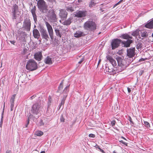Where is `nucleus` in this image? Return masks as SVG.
<instances>
[{
    "instance_id": "obj_23",
    "label": "nucleus",
    "mask_w": 153,
    "mask_h": 153,
    "mask_svg": "<svg viewBox=\"0 0 153 153\" xmlns=\"http://www.w3.org/2000/svg\"><path fill=\"white\" fill-rule=\"evenodd\" d=\"M74 35L75 37L77 38L85 36V34L84 33L79 31H76V33L74 34Z\"/></svg>"
},
{
    "instance_id": "obj_12",
    "label": "nucleus",
    "mask_w": 153,
    "mask_h": 153,
    "mask_svg": "<svg viewBox=\"0 0 153 153\" xmlns=\"http://www.w3.org/2000/svg\"><path fill=\"white\" fill-rule=\"evenodd\" d=\"M87 11L86 10H80L76 12L75 16L78 17H84L86 16Z\"/></svg>"
},
{
    "instance_id": "obj_39",
    "label": "nucleus",
    "mask_w": 153,
    "mask_h": 153,
    "mask_svg": "<svg viewBox=\"0 0 153 153\" xmlns=\"http://www.w3.org/2000/svg\"><path fill=\"white\" fill-rule=\"evenodd\" d=\"M5 104V102H4V106H3V111L2 112V113L1 114V117H2L3 118H4V110Z\"/></svg>"
},
{
    "instance_id": "obj_62",
    "label": "nucleus",
    "mask_w": 153,
    "mask_h": 153,
    "mask_svg": "<svg viewBox=\"0 0 153 153\" xmlns=\"http://www.w3.org/2000/svg\"><path fill=\"white\" fill-rule=\"evenodd\" d=\"M77 1L79 3H80L82 1V0H77Z\"/></svg>"
},
{
    "instance_id": "obj_52",
    "label": "nucleus",
    "mask_w": 153,
    "mask_h": 153,
    "mask_svg": "<svg viewBox=\"0 0 153 153\" xmlns=\"http://www.w3.org/2000/svg\"><path fill=\"white\" fill-rule=\"evenodd\" d=\"M120 142L122 143H123V144L125 145H126L127 144V143H126V142H124L123 140L120 141Z\"/></svg>"
},
{
    "instance_id": "obj_46",
    "label": "nucleus",
    "mask_w": 153,
    "mask_h": 153,
    "mask_svg": "<svg viewBox=\"0 0 153 153\" xmlns=\"http://www.w3.org/2000/svg\"><path fill=\"white\" fill-rule=\"evenodd\" d=\"M95 135L92 134H90L89 135V137H91L94 138L95 137Z\"/></svg>"
},
{
    "instance_id": "obj_27",
    "label": "nucleus",
    "mask_w": 153,
    "mask_h": 153,
    "mask_svg": "<svg viewBox=\"0 0 153 153\" xmlns=\"http://www.w3.org/2000/svg\"><path fill=\"white\" fill-rule=\"evenodd\" d=\"M35 134L37 136H40L43 135V132L42 131H35Z\"/></svg>"
},
{
    "instance_id": "obj_25",
    "label": "nucleus",
    "mask_w": 153,
    "mask_h": 153,
    "mask_svg": "<svg viewBox=\"0 0 153 153\" xmlns=\"http://www.w3.org/2000/svg\"><path fill=\"white\" fill-rule=\"evenodd\" d=\"M18 6L16 4H15L13 6V8L12 9V13H16L18 10Z\"/></svg>"
},
{
    "instance_id": "obj_32",
    "label": "nucleus",
    "mask_w": 153,
    "mask_h": 153,
    "mask_svg": "<svg viewBox=\"0 0 153 153\" xmlns=\"http://www.w3.org/2000/svg\"><path fill=\"white\" fill-rule=\"evenodd\" d=\"M12 19L13 20H14L17 19V15L16 14V13H12Z\"/></svg>"
},
{
    "instance_id": "obj_34",
    "label": "nucleus",
    "mask_w": 153,
    "mask_h": 153,
    "mask_svg": "<svg viewBox=\"0 0 153 153\" xmlns=\"http://www.w3.org/2000/svg\"><path fill=\"white\" fill-rule=\"evenodd\" d=\"M139 31L138 30H136V31H135L134 32H133L131 34L132 35L134 36H137L138 34H139Z\"/></svg>"
},
{
    "instance_id": "obj_48",
    "label": "nucleus",
    "mask_w": 153,
    "mask_h": 153,
    "mask_svg": "<svg viewBox=\"0 0 153 153\" xmlns=\"http://www.w3.org/2000/svg\"><path fill=\"white\" fill-rule=\"evenodd\" d=\"M116 123V122L115 120H113L111 122V124L112 126L115 125Z\"/></svg>"
},
{
    "instance_id": "obj_30",
    "label": "nucleus",
    "mask_w": 153,
    "mask_h": 153,
    "mask_svg": "<svg viewBox=\"0 0 153 153\" xmlns=\"http://www.w3.org/2000/svg\"><path fill=\"white\" fill-rule=\"evenodd\" d=\"M141 36L142 37H146L148 36V34L145 31L141 32Z\"/></svg>"
},
{
    "instance_id": "obj_38",
    "label": "nucleus",
    "mask_w": 153,
    "mask_h": 153,
    "mask_svg": "<svg viewBox=\"0 0 153 153\" xmlns=\"http://www.w3.org/2000/svg\"><path fill=\"white\" fill-rule=\"evenodd\" d=\"M60 121L61 122H64L65 121V119L63 117V115L62 114L60 118Z\"/></svg>"
},
{
    "instance_id": "obj_42",
    "label": "nucleus",
    "mask_w": 153,
    "mask_h": 153,
    "mask_svg": "<svg viewBox=\"0 0 153 153\" xmlns=\"http://www.w3.org/2000/svg\"><path fill=\"white\" fill-rule=\"evenodd\" d=\"M14 107V104L10 103V110L12 111Z\"/></svg>"
},
{
    "instance_id": "obj_1",
    "label": "nucleus",
    "mask_w": 153,
    "mask_h": 153,
    "mask_svg": "<svg viewBox=\"0 0 153 153\" xmlns=\"http://www.w3.org/2000/svg\"><path fill=\"white\" fill-rule=\"evenodd\" d=\"M108 60L112 64L113 67H114L115 71L116 74L121 72L124 70L129 65V63H127L126 61L123 59L120 58H117L118 65L117 67H115L117 65L116 61L109 55H108L106 56Z\"/></svg>"
},
{
    "instance_id": "obj_40",
    "label": "nucleus",
    "mask_w": 153,
    "mask_h": 153,
    "mask_svg": "<svg viewBox=\"0 0 153 153\" xmlns=\"http://www.w3.org/2000/svg\"><path fill=\"white\" fill-rule=\"evenodd\" d=\"M3 121V117H1V122H0V127H1V128L2 126Z\"/></svg>"
},
{
    "instance_id": "obj_2",
    "label": "nucleus",
    "mask_w": 153,
    "mask_h": 153,
    "mask_svg": "<svg viewBox=\"0 0 153 153\" xmlns=\"http://www.w3.org/2000/svg\"><path fill=\"white\" fill-rule=\"evenodd\" d=\"M83 27L85 30L89 31H94L97 29V25L93 20L88 19L84 23Z\"/></svg>"
},
{
    "instance_id": "obj_60",
    "label": "nucleus",
    "mask_w": 153,
    "mask_h": 153,
    "mask_svg": "<svg viewBox=\"0 0 153 153\" xmlns=\"http://www.w3.org/2000/svg\"><path fill=\"white\" fill-rule=\"evenodd\" d=\"M20 22L19 21L18 22L17 21H16V25L18 24V23H19Z\"/></svg>"
},
{
    "instance_id": "obj_13",
    "label": "nucleus",
    "mask_w": 153,
    "mask_h": 153,
    "mask_svg": "<svg viewBox=\"0 0 153 153\" xmlns=\"http://www.w3.org/2000/svg\"><path fill=\"white\" fill-rule=\"evenodd\" d=\"M68 13L65 10H61L60 11L59 16L62 20L66 19Z\"/></svg>"
},
{
    "instance_id": "obj_26",
    "label": "nucleus",
    "mask_w": 153,
    "mask_h": 153,
    "mask_svg": "<svg viewBox=\"0 0 153 153\" xmlns=\"http://www.w3.org/2000/svg\"><path fill=\"white\" fill-rule=\"evenodd\" d=\"M64 80H63L60 83L59 86L58 87V90H57L58 92H59L60 90H62L63 88Z\"/></svg>"
},
{
    "instance_id": "obj_45",
    "label": "nucleus",
    "mask_w": 153,
    "mask_h": 153,
    "mask_svg": "<svg viewBox=\"0 0 153 153\" xmlns=\"http://www.w3.org/2000/svg\"><path fill=\"white\" fill-rule=\"evenodd\" d=\"M64 103V101L63 100H62L61 101V102L59 104V108H61L62 105H63Z\"/></svg>"
},
{
    "instance_id": "obj_35",
    "label": "nucleus",
    "mask_w": 153,
    "mask_h": 153,
    "mask_svg": "<svg viewBox=\"0 0 153 153\" xmlns=\"http://www.w3.org/2000/svg\"><path fill=\"white\" fill-rule=\"evenodd\" d=\"M144 123L145 124V126L147 128H150V125L149 123L147 121H144Z\"/></svg>"
},
{
    "instance_id": "obj_64",
    "label": "nucleus",
    "mask_w": 153,
    "mask_h": 153,
    "mask_svg": "<svg viewBox=\"0 0 153 153\" xmlns=\"http://www.w3.org/2000/svg\"><path fill=\"white\" fill-rule=\"evenodd\" d=\"M45 153V151H42L40 153Z\"/></svg>"
},
{
    "instance_id": "obj_31",
    "label": "nucleus",
    "mask_w": 153,
    "mask_h": 153,
    "mask_svg": "<svg viewBox=\"0 0 153 153\" xmlns=\"http://www.w3.org/2000/svg\"><path fill=\"white\" fill-rule=\"evenodd\" d=\"M69 85L68 86H66L65 88L64 89L63 91V93H67L69 91Z\"/></svg>"
},
{
    "instance_id": "obj_15",
    "label": "nucleus",
    "mask_w": 153,
    "mask_h": 153,
    "mask_svg": "<svg viewBox=\"0 0 153 153\" xmlns=\"http://www.w3.org/2000/svg\"><path fill=\"white\" fill-rule=\"evenodd\" d=\"M133 41L131 39L127 40L126 41H122L121 42L124 46L126 47H130V44Z\"/></svg>"
},
{
    "instance_id": "obj_3",
    "label": "nucleus",
    "mask_w": 153,
    "mask_h": 153,
    "mask_svg": "<svg viewBox=\"0 0 153 153\" xmlns=\"http://www.w3.org/2000/svg\"><path fill=\"white\" fill-rule=\"evenodd\" d=\"M37 4L38 8L42 13H47L49 12L48 5L44 0H39Z\"/></svg>"
},
{
    "instance_id": "obj_59",
    "label": "nucleus",
    "mask_w": 153,
    "mask_h": 153,
    "mask_svg": "<svg viewBox=\"0 0 153 153\" xmlns=\"http://www.w3.org/2000/svg\"><path fill=\"white\" fill-rule=\"evenodd\" d=\"M121 3V2L120 1L119 2H118L117 3V5L119 4H120Z\"/></svg>"
},
{
    "instance_id": "obj_29",
    "label": "nucleus",
    "mask_w": 153,
    "mask_h": 153,
    "mask_svg": "<svg viewBox=\"0 0 153 153\" xmlns=\"http://www.w3.org/2000/svg\"><path fill=\"white\" fill-rule=\"evenodd\" d=\"M15 94H13L10 100V103L14 104V102L15 99Z\"/></svg>"
},
{
    "instance_id": "obj_7",
    "label": "nucleus",
    "mask_w": 153,
    "mask_h": 153,
    "mask_svg": "<svg viewBox=\"0 0 153 153\" xmlns=\"http://www.w3.org/2000/svg\"><path fill=\"white\" fill-rule=\"evenodd\" d=\"M45 23L46 26L49 36L51 40L53 39V32L52 27L50 24L47 22H45Z\"/></svg>"
},
{
    "instance_id": "obj_57",
    "label": "nucleus",
    "mask_w": 153,
    "mask_h": 153,
    "mask_svg": "<svg viewBox=\"0 0 153 153\" xmlns=\"http://www.w3.org/2000/svg\"><path fill=\"white\" fill-rule=\"evenodd\" d=\"M11 152L10 150H7L6 151V153H11Z\"/></svg>"
},
{
    "instance_id": "obj_58",
    "label": "nucleus",
    "mask_w": 153,
    "mask_h": 153,
    "mask_svg": "<svg viewBox=\"0 0 153 153\" xmlns=\"http://www.w3.org/2000/svg\"><path fill=\"white\" fill-rule=\"evenodd\" d=\"M10 42L11 44H13L14 45H15V41H10Z\"/></svg>"
},
{
    "instance_id": "obj_44",
    "label": "nucleus",
    "mask_w": 153,
    "mask_h": 153,
    "mask_svg": "<svg viewBox=\"0 0 153 153\" xmlns=\"http://www.w3.org/2000/svg\"><path fill=\"white\" fill-rule=\"evenodd\" d=\"M130 121V123L133 124H134V123L132 121V119L131 118V117H129V119H128Z\"/></svg>"
},
{
    "instance_id": "obj_43",
    "label": "nucleus",
    "mask_w": 153,
    "mask_h": 153,
    "mask_svg": "<svg viewBox=\"0 0 153 153\" xmlns=\"http://www.w3.org/2000/svg\"><path fill=\"white\" fill-rule=\"evenodd\" d=\"M36 96L35 95H34L31 97L30 98V100H32L33 99L36 98Z\"/></svg>"
},
{
    "instance_id": "obj_10",
    "label": "nucleus",
    "mask_w": 153,
    "mask_h": 153,
    "mask_svg": "<svg viewBox=\"0 0 153 153\" xmlns=\"http://www.w3.org/2000/svg\"><path fill=\"white\" fill-rule=\"evenodd\" d=\"M40 105L39 103H36L32 106L31 111L33 114H37L39 112Z\"/></svg>"
},
{
    "instance_id": "obj_11",
    "label": "nucleus",
    "mask_w": 153,
    "mask_h": 153,
    "mask_svg": "<svg viewBox=\"0 0 153 153\" xmlns=\"http://www.w3.org/2000/svg\"><path fill=\"white\" fill-rule=\"evenodd\" d=\"M50 19L51 22H56L57 21L56 16L53 9H52L51 10L50 16Z\"/></svg>"
},
{
    "instance_id": "obj_17",
    "label": "nucleus",
    "mask_w": 153,
    "mask_h": 153,
    "mask_svg": "<svg viewBox=\"0 0 153 153\" xmlns=\"http://www.w3.org/2000/svg\"><path fill=\"white\" fill-rule=\"evenodd\" d=\"M120 37L123 39H126L128 40V39H131L132 38V36H130L127 33L123 34L121 35Z\"/></svg>"
},
{
    "instance_id": "obj_63",
    "label": "nucleus",
    "mask_w": 153,
    "mask_h": 153,
    "mask_svg": "<svg viewBox=\"0 0 153 153\" xmlns=\"http://www.w3.org/2000/svg\"><path fill=\"white\" fill-rule=\"evenodd\" d=\"M101 60L100 59L98 61V65H99V64L100 63V62Z\"/></svg>"
},
{
    "instance_id": "obj_56",
    "label": "nucleus",
    "mask_w": 153,
    "mask_h": 153,
    "mask_svg": "<svg viewBox=\"0 0 153 153\" xmlns=\"http://www.w3.org/2000/svg\"><path fill=\"white\" fill-rule=\"evenodd\" d=\"M100 151L102 153H105V152L101 148L99 149Z\"/></svg>"
},
{
    "instance_id": "obj_8",
    "label": "nucleus",
    "mask_w": 153,
    "mask_h": 153,
    "mask_svg": "<svg viewBox=\"0 0 153 153\" xmlns=\"http://www.w3.org/2000/svg\"><path fill=\"white\" fill-rule=\"evenodd\" d=\"M135 48H131L127 50V55L129 58L130 61L132 59L131 62L133 61L132 57H134L135 55Z\"/></svg>"
},
{
    "instance_id": "obj_61",
    "label": "nucleus",
    "mask_w": 153,
    "mask_h": 153,
    "mask_svg": "<svg viewBox=\"0 0 153 153\" xmlns=\"http://www.w3.org/2000/svg\"><path fill=\"white\" fill-rule=\"evenodd\" d=\"M117 4H115L114 5V7H113V8H114L115 7H116L117 6Z\"/></svg>"
},
{
    "instance_id": "obj_21",
    "label": "nucleus",
    "mask_w": 153,
    "mask_h": 153,
    "mask_svg": "<svg viewBox=\"0 0 153 153\" xmlns=\"http://www.w3.org/2000/svg\"><path fill=\"white\" fill-rule=\"evenodd\" d=\"M72 19L73 18L72 17H70L67 20L63 22L62 23L64 25H69L71 23Z\"/></svg>"
},
{
    "instance_id": "obj_28",
    "label": "nucleus",
    "mask_w": 153,
    "mask_h": 153,
    "mask_svg": "<svg viewBox=\"0 0 153 153\" xmlns=\"http://www.w3.org/2000/svg\"><path fill=\"white\" fill-rule=\"evenodd\" d=\"M15 94H13L10 100V103L14 104V102L15 99Z\"/></svg>"
},
{
    "instance_id": "obj_49",
    "label": "nucleus",
    "mask_w": 153,
    "mask_h": 153,
    "mask_svg": "<svg viewBox=\"0 0 153 153\" xmlns=\"http://www.w3.org/2000/svg\"><path fill=\"white\" fill-rule=\"evenodd\" d=\"M84 60V58L83 57L78 62V63L79 64H81L82 62Z\"/></svg>"
},
{
    "instance_id": "obj_41",
    "label": "nucleus",
    "mask_w": 153,
    "mask_h": 153,
    "mask_svg": "<svg viewBox=\"0 0 153 153\" xmlns=\"http://www.w3.org/2000/svg\"><path fill=\"white\" fill-rule=\"evenodd\" d=\"M142 47V44L141 43H138L137 46V49L141 48Z\"/></svg>"
},
{
    "instance_id": "obj_24",
    "label": "nucleus",
    "mask_w": 153,
    "mask_h": 153,
    "mask_svg": "<svg viewBox=\"0 0 153 153\" xmlns=\"http://www.w3.org/2000/svg\"><path fill=\"white\" fill-rule=\"evenodd\" d=\"M44 61L46 64H51L52 63L51 58L48 56L45 59Z\"/></svg>"
},
{
    "instance_id": "obj_36",
    "label": "nucleus",
    "mask_w": 153,
    "mask_h": 153,
    "mask_svg": "<svg viewBox=\"0 0 153 153\" xmlns=\"http://www.w3.org/2000/svg\"><path fill=\"white\" fill-rule=\"evenodd\" d=\"M73 8L72 7H67L66 10L68 11L72 12L74 11Z\"/></svg>"
},
{
    "instance_id": "obj_20",
    "label": "nucleus",
    "mask_w": 153,
    "mask_h": 153,
    "mask_svg": "<svg viewBox=\"0 0 153 153\" xmlns=\"http://www.w3.org/2000/svg\"><path fill=\"white\" fill-rule=\"evenodd\" d=\"M145 27L149 29L153 28V20L151 19V20L149 22L148 21V22L145 25Z\"/></svg>"
},
{
    "instance_id": "obj_53",
    "label": "nucleus",
    "mask_w": 153,
    "mask_h": 153,
    "mask_svg": "<svg viewBox=\"0 0 153 153\" xmlns=\"http://www.w3.org/2000/svg\"><path fill=\"white\" fill-rule=\"evenodd\" d=\"M93 4H94V2H91V3L89 4V7H91L93 6Z\"/></svg>"
},
{
    "instance_id": "obj_50",
    "label": "nucleus",
    "mask_w": 153,
    "mask_h": 153,
    "mask_svg": "<svg viewBox=\"0 0 153 153\" xmlns=\"http://www.w3.org/2000/svg\"><path fill=\"white\" fill-rule=\"evenodd\" d=\"M29 123V118H28V120L27 121V123L25 125L26 127H27V125H28V124Z\"/></svg>"
},
{
    "instance_id": "obj_16",
    "label": "nucleus",
    "mask_w": 153,
    "mask_h": 153,
    "mask_svg": "<svg viewBox=\"0 0 153 153\" xmlns=\"http://www.w3.org/2000/svg\"><path fill=\"white\" fill-rule=\"evenodd\" d=\"M36 7L35 6L31 10V12L33 17V20L36 22L37 21V16L36 14Z\"/></svg>"
},
{
    "instance_id": "obj_14",
    "label": "nucleus",
    "mask_w": 153,
    "mask_h": 153,
    "mask_svg": "<svg viewBox=\"0 0 153 153\" xmlns=\"http://www.w3.org/2000/svg\"><path fill=\"white\" fill-rule=\"evenodd\" d=\"M42 55L41 52L36 53L34 55V58L36 60L40 61L42 59Z\"/></svg>"
},
{
    "instance_id": "obj_47",
    "label": "nucleus",
    "mask_w": 153,
    "mask_h": 153,
    "mask_svg": "<svg viewBox=\"0 0 153 153\" xmlns=\"http://www.w3.org/2000/svg\"><path fill=\"white\" fill-rule=\"evenodd\" d=\"M146 59H147L146 58H145V59L141 58L139 60V62H142L145 61V60H146Z\"/></svg>"
},
{
    "instance_id": "obj_37",
    "label": "nucleus",
    "mask_w": 153,
    "mask_h": 153,
    "mask_svg": "<svg viewBox=\"0 0 153 153\" xmlns=\"http://www.w3.org/2000/svg\"><path fill=\"white\" fill-rule=\"evenodd\" d=\"M51 99L50 96H49V98H48V107H49L51 105Z\"/></svg>"
},
{
    "instance_id": "obj_22",
    "label": "nucleus",
    "mask_w": 153,
    "mask_h": 153,
    "mask_svg": "<svg viewBox=\"0 0 153 153\" xmlns=\"http://www.w3.org/2000/svg\"><path fill=\"white\" fill-rule=\"evenodd\" d=\"M105 70L106 71L109 73L111 74H116V72L115 71V68H110L109 67H106Z\"/></svg>"
},
{
    "instance_id": "obj_18",
    "label": "nucleus",
    "mask_w": 153,
    "mask_h": 153,
    "mask_svg": "<svg viewBox=\"0 0 153 153\" xmlns=\"http://www.w3.org/2000/svg\"><path fill=\"white\" fill-rule=\"evenodd\" d=\"M54 30L56 34V35L57 36H58L60 38H61L62 37V33L60 31L59 28L57 26L54 28Z\"/></svg>"
},
{
    "instance_id": "obj_54",
    "label": "nucleus",
    "mask_w": 153,
    "mask_h": 153,
    "mask_svg": "<svg viewBox=\"0 0 153 153\" xmlns=\"http://www.w3.org/2000/svg\"><path fill=\"white\" fill-rule=\"evenodd\" d=\"M95 147L96 148H97V149H100V148L99 147V146L98 145H97V144H96V146H95Z\"/></svg>"
},
{
    "instance_id": "obj_55",
    "label": "nucleus",
    "mask_w": 153,
    "mask_h": 153,
    "mask_svg": "<svg viewBox=\"0 0 153 153\" xmlns=\"http://www.w3.org/2000/svg\"><path fill=\"white\" fill-rule=\"evenodd\" d=\"M127 89H128V93H130L131 92V90L130 88L128 87Z\"/></svg>"
},
{
    "instance_id": "obj_4",
    "label": "nucleus",
    "mask_w": 153,
    "mask_h": 153,
    "mask_svg": "<svg viewBox=\"0 0 153 153\" xmlns=\"http://www.w3.org/2000/svg\"><path fill=\"white\" fill-rule=\"evenodd\" d=\"M37 68V63L33 59H30L27 61L26 65L27 69L33 71L36 70Z\"/></svg>"
},
{
    "instance_id": "obj_6",
    "label": "nucleus",
    "mask_w": 153,
    "mask_h": 153,
    "mask_svg": "<svg viewBox=\"0 0 153 153\" xmlns=\"http://www.w3.org/2000/svg\"><path fill=\"white\" fill-rule=\"evenodd\" d=\"M122 40L118 39H114L112 40L111 43L112 49L114 50L116 48H118L120 45Z\"/></svg>"
},
{
    "instance_id": "obj_19",
    "label": "nucleus",
    "mask_w": 153,
    "mask_h": 153,
    "mask_svg": "<svg viewBox=\"0 0 153 153\" xmlns=\"http://www.w3.org/2000/svg\"><path fill=\"white\" fill-rule=\"evenodd\" d=\"M33 34L35 38L38 39L40 36L38 30L36 29H34L33 30Z\"/></svg>"
},
{
    "instance_id": "obj_33",
    "label": "nucleus",
    "mask_w": 153,
    "mask_h": 153,
    "mask_svg": "<svg viewBox=\"0 0 153 153\" xmlns=\"http://www.w3.org/2000/svg\"><path fill=\"white\" fill-rule=\"evenodd\" d=\"M50 4H56V0H46Z\"/></svg>"
},
{
    "instance_id": "obj_9",
    "label": "nucleus",
    "mask_w": 153,
    "mask_h": 153,
    "mask_svg": "<svg viewBox=\"0 0 153 153\" xmlns=\"http://www.w3.org/2000/svg\"><path fill=\"white\" fill-rule=\"evenodd\" d=\"M40 32L42 39H44L45 41H48L50 38L46 30L43 28H41Z\"/></svg>"
},
{
    "instance_id": "obj_5",
    "label": "nucleus",
    "mask_w": 153,
    "mask_h": 153,
    "mask_svg": "<svg viewBox=\"0 0 153 153\" xmlns=\"http://www.w3.org/2000/svg\"><path fill=\"white\" fill-rule=\"evenodd\" d=\"M31 21L28 17L24 18L22 27L27 31H30L31 28Z\"/></svg>"
},
{
    "instance_id": "obj_51",
    "label": "nucleus",
    "mask_w": 153,
    "mask_h": 153,
    "mask_svg": "<svg viewBox=\"0 0 153 153\" xmlns=\"http://www.w3.org/2000/svg\"><path fill=\"white\" fill-rule=\"evenodd\" d=\"M40 126H44V123H43V121H41L40 123Z\"/></svg>"
}]
</instances>
